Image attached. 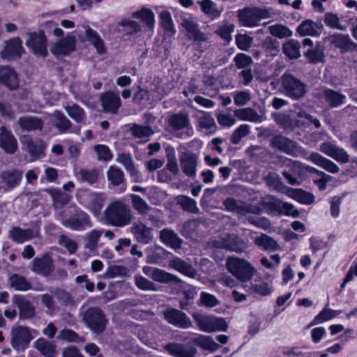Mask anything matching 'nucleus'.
<instances>
[{"label": "nucleus", "mask_w": 357, "mask_h": 357, "mask_svg": "<svg viewBox=\"0 0 357 357\" xmlns=\"http://www.w3.org/2000/svg\"><path fill=\"white\" fill-rule=\"evenodd\" d=\"M64 109L68 116L77 123L82 121L84 119L85 114L84 109L76 104L67 105Z\"/></svg>", "instance_id": "58"}, {"label": "nucleus", "mask_w": 357, "mask_h": 357, "mask_svg": "<svg viewBox=\"0 0 357 357\" xmlns=\"http://www.w3.org/2000/svg\"><path fill=\"white\" fill-rule=\"evenodd\" d=\"M132 232L142 243H149L153 237L152 229L142 223L135 224L132 227Z\"/></svg>", "instance_id": "36"}, {"label": "nucleus", "mask_w": 357, "mask_h": 357, "mask_svg": "<svg viewBox=\"0 0 357 357\" xmlns=\"http://www.w3.org/2000/svg\"><path fill=\"white\" fill-rule=\"evenodd\" d=\"M18 123L22 130L26 131L41 130L43 128L42 121L37 117H22L19 119Z\"/></svg>", "instance_id": "43"}, {"label": "nucleus", "mask_w": 357, "mask_h": 357, "mask_svg": "<svg viewBox=\"0 0 357 357\" xmlns=\"http://www.w3.org/2000/svg\"><path fill=\"white\" fill-rule=\"evenodd\" d=\"M168 123L174 130L185 129L184 132L177 133L176 135L177 137L185 138L192 136L194 133L189 116L187 113L180 112L172 115L168 119Z\"/></svg>", "instance_id": "10"}, {"label": "nucleus", "mask_w": 357, "mask_h": 357, "mask_svg": "<svg viewBox=\"0 0 357 357\" xmlns=\"http://www.w3.org/2000/svg\"><path fill=\"white\" fill-rule=\"evenodd\" d=\"M75 176L79 181L93 184L98 181L99 172L96 169H80L75 172Z\"/></svg>", "instance_id": "48"}, {"label": "nucleus", "mask_w": 357, "mask_h": 357, "mask_svg": "<svg viewBox=\"0 0 357 357\" xmlns=\"http://www.w3.org/2000/svg\"><path fill=\"white\" fill-rule=\"evenodd\" d=\"M26 45L36 56L45 57L48 54L47 38L43 32L28 33Z\"/></svg>", "instance_id": "12"}, {"label": "nucleus", "mask_w": 357, "mask_h": 357, "mask_svg": "<svg viewBox=\"0 0 357 357\" xmlns=\"http://www.w3.org/2000/svg\"><path fill=\"white\" fill-rule=\"evenodd\" d=\"M20 142L25 151L29 153L33 160L44 155L45 145L41 139H33L30 135H24L20 137Z\"/></svg>", "instance_id": "15"}, {"label": "nucleus", "mask_w": 357, "mask_h": 357, "mask_svg": "<svg viewBox=\"0 0 357 357\" xmlns=\"http://www.w3.org/2000/svg\"><path fill=\"white\" fill-rule=\"evenodd\" d=\"M200 116L198 119L199 127L210 132L215 130V122L212 116L206 112L200 111Z\"/></svg>", "instance_id": "55"}, {"label": "nucleus", "mask_w": 357, "mask_h": 357, "mask_svg": "<svg viewBox=\"0 0 357 357\" xmlns=\"http://www.w3.org/2000/svg\"><path fill=\"white\" fill-rule=\"evenodd\" d=\"M215 248L225 249L237 253L243 252L247 246L246 243L236 234H225L220 239L213 242Z\"/></svg>", "instance_id": "13"}, {"label": "nucleus", "mask_w": 357, "mask_h": 357, "mask_svg": "<svg viewBox=\"0 0 357 357\" xmlns=\"http://www.w3.org/2000/svg\"><path fill=\"white\" fill-rule=\"evenodd\" d=\"M180 165L183 173L189 177L196 176L197 156L191 151L183 152L180 157Z\"/></svg>", "instance_id": "18"}, {"label": "nucleus", "mask_w": 357, "mask_h": 357, "mask_svg": "<svg viewBox=\"0 0 357 357\" xmlns=\"http://www.w3.org/2000/svg\"><path fill=\"white\" fill-rule=\"evenodd\" d=\"M0 146L7 153H13L17 148V142L13 135L5 127L0 129Z\"/></svg>", "instance_id": "25"}, {"label": "nucleus", "mask_w": 357, "mask_h": 357, "mask_svg": "<svg viewBox=\"0 0 357 357\" xmlns=\"http://www.w3.org/2000/svg\"><path fill=\"white\" fill-rule=\"evenodd\" d=\"M48 192L51 195L53 205L56 209L68 204L70 199V197L68 194L59 190H49Z\"/></svg>", "instance_id": "52"}, {"label": "nucleus", "mask_w": 357, "mask_h": 357, "mask_svg": "<svg viewBox=\"0 0 357 357\" xmlns=\"http://www.w3.org/2000/svg\"><path fill=\"white\" fill-rule=\"evenodd\" d=\"M266 183L278 191L282 192L285 186L280 176L275 172H270L266 177Z\"/></svg>", "instance_id": "63"}, {"label": "nucleus", "mask_w": 357, "mask_h": 357, "mask_svg": "<svg viewBox=\"0 0 357 357\" xmlns=\"http://www.w3.org/2000/svg\"><path fill=\"white\" fill-rule=\"evenodd\" d=\"M160 238L167 245L177 249L180 248L182 240L172 230L165 229L161 231Z\"/></svg>", "instance_id": "39"}, {"label": "nucleus", "mask_w": 357, "mask_h": 357, "mask_svg": "<svg viewBox=\"0 0 357 357\" xmlns=\"http://www.w3.org/2000/svg\"><path fill=\"white\" fill-rule=\"evenodd\" d=\"M166 155L167 158V168L174 174H176L178 172V167L174 149L172 146H167L166 148Z\"/></svg>", "instance_id": "59"}, {"label": "nucleus", "mask_w": 357, "mask_h": 357, "mask_svg": "<svg viewBox=\"0 0 357 357\" xmlns=\"http://www.w3.org/2000/svg\"><path fill=\"white\" fill-rule=\"evenodd\" d=\"M10 237L17 243H23L38 235V231L31 229H22L20 227H14L10 231Z\"/></svg>", "instance_id": "41"}, {"label": "nucleus", "mask_w": 357, "mask_h": 357, "mask_svg": "<svg viewBox=\"0 0 357 357\" xmlns=\"http://www.w3.org/2000/svg\"><path fill=\"white\" fill-rule=\"evenodd\" d=\"M182 26L188 33V37L195 40L204 41L206 40L205 35L200 31L196 20L191 17L183 18Z\"/></svg>", "instance_id": "27"}, {"label": "nucleus", "mask_w": 357, "mask_h": 357, "mask_svg": "<svg viewBox=\"0 0 357 357\" xmlns=\"http://www.w3.org/2000/svg\"><path fill=\"white\" fill-rule=\"evenodd\" d=\"M163 314L165 320L176 327L185 329L192 326V322L188 315L179 310L169 308L164 312Z\"/></svg>", "instance_id": "14"}, {"label": "nucleus", "mask_w": 357, "mask_h": 357, "mask_svg": "<svg viewBox=\"0 0 357 357\" xmlns=\"http://www.w3.org/2000/svg\"><path fill=\"white\" fill-rule=\"evenodd\" d=\"M130 130L135 138L141 141H147L148 138L153 134V131L149 126L133 124Z\"/></svg>", "instance_id": "46"}, {"label": "nucleus", "mask_w": 357, "mask_h": 357, "mask_svg": "<svg viewBox=\"0 0 357 357\" xmlns=\"http://www.w3.org/2000/svg\"><path fill=\"white\" fill-rule=\"evenodd\" d=\"M271 146L287 155L294 157H303L310 160L314 165L324 169L331 174H337L340 171L338 166L329 159L321 154L313 152L309 156L298 144L282 135L274 136L271 141Z\"/></svg>", "instance_id": "1"}, {"label": "nucleus", "mask_w": 357, "mask_h": 357, "mask_svg": "<svg viewBox=\"0 0 357 357\" xmlns=\"http://www.w3.org/2000/svg\"><path fill=\"white\" fill-rule=\"evenodd\" d=\"M192 317L202 331L211 333L216 331H225L227 329V325L222 318L204 316L197 313L193 314Z\"/></svg>", "instance_id": "8"}, {"label": "nucleus", "mask_w": 357, "mask_h": 357, "mask_svg": "<svg viewBox=\"0 0 357 357\" xmlns=\"http://www.w3.org/2000/svg\"><path fill=\"white\" fill-rule=\"evenodd\" d=\"M161 27L165 31L166 36H172L175 32V28L171 14L169 12L165 11L160 14Z\"/></svg>", "instance_id": "51"}, {"label": "nucleus", "mask_w": 357, "mask_h": 357, "mask_svg": "<svg viewBox=\"0 0 357 357\" xmlns=\"http://www.w3.org/2000/svg\"><path fill=\"white\" fill-rule=\"evenodd\" d=\"M287 195L303 204H311L314 202V196L312 193L304 191L302 189L289 188Z\"/></svg>", "instance_id": "38"}, {"label": "nucleus", "mask_w": 357, "mask_h": 357, "mask_svg": "<svg viewBox=\"0 0 357 357\" xmlns=\"http://www.w3.org/2000/svg\"><path fill=\"white\" fill-rule=\"evenodd\" d=\"M57 219L63 226L74 231H84L92 227L89 215L82 211H78L68 219H64L61 215H57Z\"/></svg>", "instance_id": "11"}, {"label": "nucleus", "mask_w": 357, "mask_h": 357, "mask_svg": "<svg viewBox=\"0 0 357 357\" xmlns=\"http://www.w3.org/2000/svg\"><path fill=\"white\" fill-rule=\"evenodd\" d=\"M36 348L47 357H54L56 354L55 346L43 338L38 339L35 342Z\"/></svg>", "instance_id": "53"}, {"label": "nucleus", "mask_w": 357, "mask_h": 357, "mask_svg": "<svg viewBox=\"0 0 357 357\" xmlns=\"http://www.w3.org/2000/svg\"><path fill=\"white\" fill-rule=\"evenodd\" d=\"M22 179V172L10 169L0 174V191L8 192L17 186Z\"/></svg>", "instance_id": "17"}, {"label": "nucleus", "mask_w": 357, "mask_h": 357, "mask_svg": "<svg viewBox=\"0 0 357 357\" xmlns=\"http://www.w3.org/2000/svg\"><path fill=\"white\" fill-rule=\"evenodd\" d=\"M10 285L12 288L17 291H27L29 289H33L38 291L44 290L42 285H39L38 287H32L30 282H29L26 278L23 276L14 274L9 278Z\"/></svg>", "instance_id": "32"}, {"label": "nucleus", "mask_w": 357, "mask_h": 357, "mask_svg": "<svg viewBox=\"0 0 357 357\" xmlns=\"http://www.w3.org/2000/svg\"><path fill=\"white\" fill-rule=\"evenodd\" d=\"M10 335L13 348L18 351H23L28 347L36 332L31 331L24 326H16L12 328Z\"/></svg>", "instance_id": "7"}, {"label": "nucleus", "mask_w": 357, "mask_h": 357, "mask_svg": "<svg viewBox=\"0 0 357 357\" xmlns=\"http://www.w3.org/2000/svg\"><path fill=\"white\" fill-rule=\"evenodd\" d=\"M268 30L273 36L280 39L291 37L293 34L289 28L281 24L269 26Z\"/></svg>", "instance_id": "56"}, {"label": "nucleus", "mask_w": 357, "mask_h": 357, "mask_svg": "<svg viewBox=\"0 0 357 357\" xmlns=\"http://www.w3.org/2000/svg\"><path fill=\"white\" fill-rule=\"evenodd\" d=\"M255 243L264 250L273 251L278 248L277 242L273 238L265 234L256 237Z\"/></svg>", "instance_id": "49"}, {"label": "nucleus", "mask_w": 357, "mask_h": 357, "mask_svg": "<svg viewBox=\"0 0 357 357\" xmlns=\"http://www.w3.org/2000/svg\"><path fill=\"white\" fill-rule=\"evenodd\" d=\"M223 204L227 211L235 212L241 215L248 213L258 214L261 211L258 206L236 200L232 197L226 199Z\"/></svg>", "instance_id": "16"}, {"label": "nucleus", "mask_w": 357, "mask_h": 357, "mask_svg": "<svg viewBox=\"0 0 357 357\" xmlns=\"http://www.w3.org/2000/svg\"><path fill=\"white\" fill-rule=\"evenodd\" d=\"M116 161L124 166L134 182L142 181V176L129 154L122 153L119 155Z\"/></svg>", "instance_id": "28"}, {"label": "nucleus", "mask_w": 357, "mask_h": 357, "mask_svg": "<svg viewBox=\"0 0 357 357\" xmlns=\"http://www.w3.org/2000/svg\"><path fill=\"white\" fill-rule=\"evenodd\" d=\"M0 84H3L10 90H15L20 86L17 73L10 67H0Z\"/></svg>", "instance_id": "21"}, {"label": "nucleus", "mask_w": 357, "mask_h": 357, "mask_svg": "<svg viewBox=\"0 0 357 357\" xmlns=\"http://www.w3.org/2000/svg\"><path fill=\"white\" fill-rule=\"evenodd\" d=\"M32 270L38 274L47 276L53 271L51 258L49 256H45L40 259H35L33 261Z\"/></svg>", "instance_id": "33"}, {"label": "nucleus", "mask_w": 357, "mask_h": 357, "mask_svg": "<svg viewBox=\"0 0 357 357\" xmlns=\"http://www.w3.org/2000/svg\"><path fill=\"white\" fill-rule=\"evenodd\" d=\"M301 45L294 39H291L283 45V52L291 59H298L301 56Z\"/></svg>", "instance_id": "50"}, {"label": "nucleus", "mask_w": 357, "mask_h": 357, "mask_svg": "<svg viewBox=\"0 0 357 357\" xmlns=\"http://www.w3.org/2000/svg\"><path fill=\"white\" fill-rule=\"evenodd\" d=\"M165 349L175 357H196L197 350L195 347L178 343H169Z\"/></svg>", "instance_id": "22"}, {"label": "nucleus", "mask_w": 357, "mask_h": 357, "mask_svg": "<svg viewBox=\"0 0 357 357\" xmlns=\"http://www.w3.org/2000/svg\"><path fill=\"white\" fill-rule=\"evenodd\" d=\"M322 93L326 102L331 107H337L343 105L347 99L344 94L328 88L323 89Z\"/></svg>", "instance_id": "34"}, {"label": "nucleus", "mask_w": 357, "mask_h": 357, "mask_svg": "<svg viewBox=\"0 0 357 357\" xmlns=\"http://www.w3.org/2000/svg\"><path fill=\"white\" fill-rule=\"evenodd\" d=\"M85 324L94 333L99 334L106 326L107 319L102 311L98 307H91L83 314Z\"/></svg>", "instance_id": "9"}, {"label": "nucleus", "mask_w": 357, "mask_h": 357, "mask_svg": "<svg viewBox=\"0 0 357 357\" xmlns=\"http://www.w3.org/2000/svg\"><path fill=\"white\" fill-rule=\"evenodd\" d=\"M132 199V207L141 215H146L151 210V207L146 202L141 198L139 195L132 194L130 195Z\"/></svg>", "instance_id": "57"}, {"label": "nucleus", "mask_w": 357, "mask_h": 357, "mask_svg": "<svg viewBox=\"0 0 357 357\" xmlns=\"http://www.w3.org/2000/svg\"><path fill=\"white\" fill-rule=\"evenodd\" d=\"M107 178L114 185H119L123 181V174L117 167L111 166L107 171Z\"/></svg>", "instance_id": "64"}, {"label": "nucleus", "mask_w": 357, "mask_h": 357, "mask_svg": "<svg viewBox=\"0 0 357 357\" xmlns=\"http://www.w3.org/2000/svg\"><path fill=\"white\" fill-rule=\"evenodd\" d=\"M80 204L87 208L95 218L99 220L102 209L107 200V195L102 192L83 190L77 194Z\"/></svg>", "instance_id": "4"}, {"label": "nucleus", "mask_w": 357, "mask_h": 357, "mask_svg": "<svg viewBox=\"0 0 357 357\" xmlns=\"http://www.w3.org/2000/svg\"><path fill=\"white\" fill-rule=\"evenodd\" d=\"M51 122L61 132H65L70 126V121L59 111H55L50 115Z\"/></svg>", "instance_id": "45"}, {"label": "nucleus", "mask_w": 357, "mask_h": 357, "mask_svg": "<svg viewBox=\"0 0 357 357\" xmlns=\"http://www.w3.org/2000/svg\"><path fill=\"white\" fill-rule=\"evenodd\" d=\"M271 16L270 10L259 8H244L238 10V17L240 23L244 26L253 27L259 24L262 19Z\"/></svg>", "instance_id": "6"}, {"label": "nucleus", "mask_w": 357, "mask_h": 357, "mask_svg": "<svg viewBox=\"0 0 357 357\" xmlns=\"http://www.w3.org/2000/svg\"><path fill=\"white\" fill-rule=\"evenodd\" d=\"M305 56L312 63L323 61L324 59V48L317 45L314 49L310 50L305 52Z\"/></svg>", "instance_id": "62"}, {"label": "nucleus", "mask_w": 357, "mask_h": 357, "mask_svg": "<svg viewBox=\"0 0 357 357\" xmlns=\"http://www.w3.org/2000/svg\"><path fill=\"white\" fill-rule=\"evenodd\" d=\"M196 287L192 285H188L183 289V298L180 301V307L183 310H188V307L192 303V301L197 295Z\"/></svg>", "instance_id": "54"}, {"label": "nucleus", "mask_w": 357, "mask_h": 357, "mask_svg": "<svg viewBox=\"0 0 357 357\" xmlns=\"http://www.w3.org/2000/svg\"><path fill=\"white\" fill-rule=\"evenodd\" d=\"M132 220L129 206L121 199H115L107 204L98 220L105 225L123 227Z\"/></svg>", "instance_id": "2"}, {"label": "nucleus", "mask_w": 357, "mask_h": 357, "mask_svg": "<svg viewBox=\"0 0 357 357\" xmlns=\"http://www.w3.org/2000/svg\"><path fill=\"white\" fill-rule=\"evenodd\" d=\"M225 266L228 272L242 282L252 280L257 271L248 261L238 257H227Z\"/></svg>", "instance_id": "3"}, {"label": "nucleus", "mask_w": 357, "mask_h": 357, "mask_svg": "<svg viewBox=\"0 0 357 357\" xmlns=\"http://www.w3.org/2000/svg\"><path fill=\"white\" fill-rule=\"evenodd\" d=\"M132 17L140 20L146 26H149L153 32L155 15L150 9L147 8H142L139 10L133 12Z\"/></svg>", "instance_id": "40"}, {"label": "nucleus", "mask_w": 357, "mask_h": 357, "mask_svg": "<svg viewBox=\"0 0 357 357\" xmlns=\"http://www.w3.org/2000/svg\"><path fill=\"white\" fill-rule=\"evenodd\" d=\"M284 93L294 100H299L307 92V85L293 75L284 73L281 77Z\"/></svg>", "instance_id": "5"}, {"label": "nucleus", "mask_w": 357, "mask_h": 357, "mask_svg": "<svg viewBox=\"0 0 357 357\" xmlns=\"http://www.w3.org/2000/svg\"><path fill=\"white\" fill-rule=\"evenodd\" d=\"M23 52L22 41L20 38H13L9 40L3 51L1 52V56L6 59H12L20 57Z\"/></svg>", "instance_id": "24"}, {"label": "nucleus", "mask_w": 357, "mask_h": 357, "mask_svg": "<svg viewBox=\"0 0 357 357\" xmlns=\"http://www.w3.org/2000/svg\"><path fill=\"white\" fill-rule=\"evenodd\" d=\"M178 203L181 206L184 211L196 214L199 211L195 200L187 196L178 197Z\"/></svg>", "instance_id": "60"}, {"label": "nucleus", "mask_w": 357, "mask_h": 357, "mask_svg": "<svg viewBox=\"0 0 357 357\" xmlns=\"http://www.w3.org/2000/svg\"><path fill=\"white\" fill-rule=\"evenodd\" d=\"M169 266L189 278H194L197 275V271L193 266L179 257L170 260Z\"/></svg>", "instance_id": "30"}, {"label": "nucleus", "mask_w": 357, "mask_h": 357, "mask_svg": "<svg viewBox=\"0 0 357 357\" xmlns=\"http://www.w3.org/2000/svg\"><path fill=\"white\" fill-rule=\"evenodd\" d=\"M104 229H93L91 231L86 233L84 236L85 248L93 250L98 247V243L103 234Z\"/></svg>", "instance_id": "42"}, {"label": "nucleus", "mask_w": 357, "mask_h": 357, "mask_svg": "<svg viewBox=\"0 0 357 357\" xmlns=\"http://www.w3.org/2000/svg\"><path fill=\"white\" fill-rule=\"evenodd\" d=\"M75 47V38L67 36L55 42L50 48L51 52L56 56H64L73 52Z\"/></svg>", "instance_id": "20"}, {"label": "nucleus", "mask_w": 357, "mask_h": 357, "mask_svg": "<svg viewBox=\"0 0 357 357\" xmlns=\"http://www.w3.org/2000/svg\"><path fill=\"white\" fill-rule=\"evenodd\" d=\"M100 100L103 109L113 114L117 112L121 104L119 94L113 92L102 94Z\"/></svg>", "instance_id": "26"}, {"label": "nucleus", "mask_w": 357, "mask_h": 357, "mask_svg": "<svg viewBox=\"0 0 357 357\" xmlns=\"http://www.w3.org/2000/svg\"><path fill=\"white\" fill-rule=\"evenodd\" d=\"M324 23L333 29L345 31L346 26L342 25L339 17L333 13H326L324 15Z\"/></svg>", "instance_id": "61"}, {"label": "nucleus", "mask_w": 357, "mask_h": 357, "mask_svg": "<svg viewBox=\"0 0 357 357\" xmlns=\"http://www.w3.org/2000/svg\"><path fill=\"white\" fill-rule=\"evenodd\" d=\"M319 150L328 156L341 163H346L349 160V156L342 148L338 147L331 142L322 143Z\"/></svg>", "instance_id": "19"}, {"label": "nucleus", "mask_w": 357, "mask_h": 357, "mask_svg": "<svg viewBox=\"0 0 357 357\" xmlns=\"http://www.w3.org/2000/svg\"><path fill=\"white\" fill-rule=\"evenodd\" d=\"M197 3L200 5L202 12L212 18L218 17L222 11L219 10L215 3L211 0L198 1Z\"/></svg>", "instance_id": "47"}, {"label": "nucleus", "mask_w": 357, "mask_h": 357, "mask_svg": "<svg viewBox=\"0 0 357 357\" xmlns=\"http://www.w3.org/2000/svg\"><path fill=\"white\" fill-rule=\"evenodd\" d=\"M328 40L335 47L343 51L355 49L357 45L354 43L348 35L336 33L328 37Z\"/></svg>", "instance_id": "29"}, {"label": "nucleus", "mask_w": 357, "mask_h": 357, "mask_svg": "<svg viewBox=\"0 0 357 357\" xmlns=\"http://www.w3.org/2000/svg\"><path fill=\"white\" fill-rule=\"evenodd\" d=\"M13 302L20 310V316L23 318L31 317L34 314V307L31 303L22 296L15 295Z\"/></svg>", "instance_id": "35"}, {"label": "nucleus", "mask_w": 357, "mask_h": 357, "mask_svg": "<svg viewBox=\"0 0 357 357\" xmlns=\"http://www.w3.org/2000/svg\"><path fill=\"white\" fill-rule=\"evenodd\" d=\"M323 30L324 25L321 22H314L311 20L303 21L297 28V32L303 36H319Z\"/></svg>", "instance_id": "23"}, {"label": "nucleus", "mask_w": 357, "mask_h": 357, "mask_svg": "<svg viewBox=\"0 0 357 357\" xmlns=\"http://www.w3.org/2000/svg\"><path fill=\"white\" fill-rule=\"evenodd\" d=\"M192 342L200 348L211 352L215 351L220 347V345L214 341L211 336L201 334L195 337L192 339Z\"/></svg>", "instance_id": "37"}, {"label": "nucleus", "mask_w": 357, "mask_h": 357, "mask_svg": "<svg viewBox=\"0 0 357 357\" xmlns=\"http://www.w3.org/2000/svg\"><path fill=\"white\" fill-rule=\"evenodd\" d=\"M234 115L241 121L251 122H260L262 121L261 116L254 109L250 107L236 109L234 111Z\"/></svg>", "instance_id": "44"}, {"label": "nucleus", "mask_w": 357, "mask_h": 357, "mask_svg": "<svg viewBox=\"0 0 357 357\" xmlns=\"http://www.w3.org/2000/svg\"><path fill=\"white\" fill-rule=\"evenodd\" d=\"M82 27L85 31L87 40L93 45L96 50V52L99 54L105 53L106 48L104 41L98 34V33L90 28L88 25L83 24L82 25Z\"/></svg>", "instance_id": "31"}]
</instances>
